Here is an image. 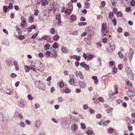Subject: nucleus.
Here are the masks:
<instances>
[{
  "label": "nucleus",
  "mask_w": 135,
  "mask_h": 135,
  "mask_svg": "<svg viewBox=\"0 0 135 135\" xmlns=\"http://www.w3.org/2000/svg\"><path fill=\"white\" fill-rule=\"evenodd\" d=\"M126 70L128 77L130 79H133L134 74L132 71L131 70V68H130L127 67L126 68Z\"/></svg>",
  "instance_id": "1"
},
{
  "label": "nucleus",
  "mask_w": 135,
  "mask_h": 135,
  "mask_svg": "<svg viewBox=\"0 0 135 135\" xmlns=\"http://www.w3.org/2000/svg\"><path fill=\"white\" fill-rule=\"evenodd\" d=\"M61 122L62 123V124L63 125L67 124H70V121L69 120V118H62L61 120Z\"/></svg>",
  "instance_id": "2"
},
{
  "label": "nucleus",
  "mask_w": 135,
  "mask_h": 135,
  "mask_svg": "<svg viewBox=\"0 0 135 135\" xmlns=\"http://www.w3.org/2000/svg\"><path fill=\"white\" fill-rule=\"evenodd\" d=\"M40 62H39V64H40V66L39 67V68L37 69V70L38 71H42L44 70L45 69V67H44V65L41 62L40 63Z\"/></svg>",
  "instance_id": "3"
},
{
  "label": "nucleus",
  "mask_w": 135,
  "mask_h": 135,
  "mask_svg": "<svg viewBox=\"0 0 135 135\" xmlns=\"http://www.w3.org/2000/svg\"><path fill=\"white\" fill-rule=\"evenodd\" d=\"M41 123V121L40 120H36L34 123V124L36 128H38L40 126Z\"/></svg>",
  "instance_id": "4"
},
{
  "label": "nucleus",
  "mask_w": 135,
  "mask_h": 135,
  "mask_svg": "<svg viewBox=\"0 0 135 135\" xmlns=\"http://www.w3.org/2000/svg\"><path fill=\"white\" fill-rule=\"evenodd\" d=\"M25 103L24 101H20L18 102V104L21 107L23 108L26 106Z\"/></svg>",
  "instance_id": "5"
},
{
  "label": "nucleus",
  "mask_w": 135,
  "mask_h": 135,
  "mask_svg": "<svg viewBox=\"0 0 135 135\" xmlns=\"http://www.w3.org/2000/svg\"><path fill=\"white\" fill-rule=\"evenodd\" d=\"M61 50L62 52L66 53L68 52V50L66 47L62 46L61 48Z\"/></svg>",
  "instance_id": "6"
},
{
  "label": "nucleus",
  "mask_w": 135,
  "mask_h": 135,
  "mask_svg": "<svg viewBox=\"0 0 135 135\" xmlns=\"http://www.w3.org/2000/svg\"><path fill=\"white\" fill-rule=\"evenodd\" d=\"M37 64L36 62L35 63L34 65H31L30 66V68L32 70L37 72L36 70L34 68H37V66L36 64Z\"/></svg>",
  "instance_id": "7"
},
{
  "label": "nucleus",
  "mask_w": 135,
  "mask_h": 135,
  "mask_svg": "<svg viewBox=\"0 0 135 135\" xmlns=\"http://www.w3.org/2000/svg\"><path fill=\"white\" fill-rule=\"evenodd\" d=\"M102 60L100 58H98L97 60V67H99L102 65Z\"/></svg>",
  "instance_id": "8"
},
{
  "label": "nucleus",
  "mask_w": 135,
  "mask_h": 135,
  "mask_svg": "<svg viewBox=\"0 0 135 135\" xmlns=\"http://www.w3.org/2000/svg\"><path fill=\"white\" fill-rule=\"evenodd\" d=\"M79 86L81 88H85L86 85L83 82L79 81Z\"/></svg>",
  "instance_id": "9"
},
{
  "label": "nucleus",
  "mask_w": 135,
  "mask_h": 135,
  "mask_svg": "<svg viewBox=\"0 0 135 135\" xmlns=\"http://www.w3.org/2000/svg\"><path fill=\"white\" fill-rule=\"evenodd\" d=\"M14 64L15 67V70L17 71H18L19 70V67L18 65L17 62L16 61H15L14 62Z\"/></svg>",
  "instance_id": "10"
},
{
  "label": "nucleus",
  "mask_w": 135,
  "mask_h": 135,
  "mask_svg": "<svg viewBox=\"0 0 135 135\" xmlns=\"http://www.w3.org/2000/svg\"><path fill=\"white\" fill-rule=\"evenodd\" d=\"M106 28V25L104 23H103L102 27V29L103 33H104V32L105 30V29Z\"/></svg>",
  "instance_id": "11"
},
{
  "label": "nucleus",
  "mask_w": 135,
  "mask_h": 135,
  "mask_svg": "<svg viewBox=\"0 0 135 135\" xmlns=\"http://www.w3.org/2000/svg\"><path fill=\"white\" fill-rule=\"evenodd\" d=\"M50 47V45L48 44H47L45 45L44 48L46 50H48L49 49Z\"/></svg>",
  "instance_id": "12"
},
{
  "label": "nucleus",
  "mask_w": 135,
  "mask_h": 135,
  "mask_svg": "<svg viewBox=\"0 0 135 135\" xmlns=\"http://www.w3.org/2000/svg\"><path fill=\"white\" fill-rule=\"evenodd\" d=\"M84 5L85 6V8H90V4L87 1H86L84 2Z\"/></svg>",
  "instance_id": "13"
},
{
  "label": "nucleus",
  "mask_w": 135,
  "mask_h": 135,
  "mask_svg": "<svg viewBox=\"0 0 135 135\" xmlns=\"http://www.w3.org/2000/svg\"><path fill=\"white\" fill-rule=\"evenodd\" d=\"M29 21L30 23H32L34 21V16L33 15H31L29 18Z\"/></svg>",
  "instance_id": "14"
},
{
  "label": "nucleus",
  "mask_w": 135,
  "mask_h": 135,
  "mask_svg": "<svg viewBox=\"0 0 135 135\" xmlns=\"http://www.w3.org/2000/svg\"><path fill=\"white\" fill-rule=\"evenodd\" d=\"M52 55L54 57H56L57 56V54L56 51L55 50H53L52 51Z\"/></svg>",
  "instance_id": "15"
},
{
  "label": "nucleus",
  "mask_w": 135,
  "mask_h": 135,
  "mask_svg": "<svg viewBox=\"0 0 135 135\" xmlns=\"http://www.w3.org/2000/svg\"><path fill=\"white\" fill-rule=\"evenodd\" d=\"M21 20L22 23L25 24H26V19L25 18L22 17L21 18Z\"/></svg>",
  "instance_id": "16"
},
{
  "label": "nucleus",
  "mask_w": 135,
  "mask_h": 135,
  "mask_svg": "<svg viewBox=\"0 0 135 135\" xmlns=\"http://www.w3.org/2000/svg\"><path fill=\"white\" fill-rule=\"evenodd\" d=\"M70 18L72 21H74L76 19V16L74 15H71L70 16Z\"/></svg>",
  "instance_id": "17"
},
{
  "label": "nucleus",
  "mask_w": 135,
  "mask_h": 135,
  "mask_svg": "<svg viewBox=\"0 0 135 135\" xmlns=\"http://www.w3.org/2000/svg\"><path fill=\"white\" fill-rule=\"evenodd\" d=\"M71 128L74 131H75L77 129L78 127L76 125H73L72 126Z\"/></svg>",
  "instance_id": "18"
},
{
  "label": "nucleus",
  "mask_w": 135,
  "mask_h": 135,
  "mask_svg": "<svg viewBox=\"0 0 135 135\" xmlns=\"http://www.w3.org/2000/svg\"><path fill=\"white\" fill-rule=\"evenodd\" d=\"M69 83L71 85H73L75 83V81L74 79H70L69 81Z\"/></svg>",
  "instance_id": "19"
},
{
  "label": "nucleus",
  "mask_w": 135,
  "mask_h": 135,
  "mask_svg": "<svg viewBox=\"0 0 135 135\" xmlns=\"http://www.w3.org/2000/svg\"><path fill=\"white\" fill-rule=\"evenodd\" d=\"M118 54L119 56V57L120 58H122L124 57V55L123 54L121 53L120 51H119Z\"/></svg>",
  "instance_id": "20"
},
{
  "label": "nucleus",
  "mask_w": 135,
  "mask_h": 135,
  "mask_svg": "<svg viewBox=\"0 0 135 135\" xmlns=\"http://www.w3.org/2000/svg\"><path fill=\"white\" fill-rule=\"evenodd\" d=\"M110 122V121L109 120H108L105 121L103 123V126H107L108 123Z\"/></svg>",
  "instance_id": "21"
},
{
  "label": "nucleus",
  "mask_w": 135,
  "mask_h": 135,
  "mask_svg": "<svg viewBox=\"0 0 135 135\" xmlns=\"http://www.w3.org/2000/svg\"><path fill=\"white\" fill-rule=\"evenodd\" d=\"M72 10L70 9H68L66 11H65L64 13H67L69 15H70L71 12Z\"/></svg>",
  "instance_id": "22"
},
{
  "label": "nucleus",
  "mask_w": 135,
  "mask_h": 135,
  "mask_svg": "<svg viewBox=\"0 0 135 135\" xmlns=\"http://www.w3.org/2000/svg\"><path fill=\"white\" fill-rule=\"evenodd\" d=\"M128 130L130 131H132L133 129L132 127L129 124H128Z\"/></svg>",
  "instance_id": "23"
},
{
  "label": "nucleus",
  "mask_w": 135,
  "mask_h": 135,
  "mask_svg": "<svg viewBox=\"0 0 135 135\" xmlns=\"http://www.w3.org/2000/svg\"><path fill=\"white\" fill-rule=\"evenodd\" d=\"M117 68L113 67L112 71V73L113 74H116L117 72Z\"/></svg>",
  "instance_id": "24"
},
{
  "label": "nucleus",
  "mask_w": 135,
  "mask_h": 135,
  "mask_svg": "<svg viewBox=\"0 0 135 135\" xmlns=\"http://www.w3.org/2000/svg\"><path fill=\"white\" fill-rule=\"evenodd\" d=\"M56 18L58 20H61V17L60 13H58L56 14Z\"/></svg>",
  "instance_id": "25"
},
{
  "label": "nucleus",
  "mask_w": 135,
  "mask_h": 135,
  "mask_svg": "<svg viewBox=\"0 0 135 135\" xmlns=\"http://www.w3.org/2000/svg\"><path fill=\"white\" fill-rule=\"evenodd\" d=\"M86 25V23L85 22H80L78 23V25L79 26H85Z\"/></svg>",
  "instance_id": "26"
},
{
  "label": "nucleus",
  "mask_w": 135,
  "mask_h": 135,
  "mask_svg": "<svg viewBox=\"0 0 135 135\" xmlns=\"http://www.w3.org/2000/svg\"><path fill=\"white\" fill-rule=\"evenodd\" d=\"M112 22L114 26H115L117 24V21L116 19L115 18H114L112 20Z\"/></svg>",
  "instance_id": "27"
},
{
  "label": "nucleus",
  "mask_w": 135,
  "mask_h": 135,
  "mask_svg": "<svg viewBox=\"0 0 135 135\" xmlns=\"http://www.w3.org/2000/svg\"><path fill=\"white\" fill-rule=\"evenodd\" d=\"M50 32L51 34H54L55 33V29L54 28H52L50 30Z\"/></svg>",
  "instance_id": "28"
},
{
  "label": "nucleus",
  "mask_w": 135,
  "mask_h": 135,
  "mask_svg": "<svg viewBox=\"0 0 135 135\" xmlns=\"http://www.w3.org/2000/svg\"><path fill=\"white\" fill-rule=\"evenodd\" d=\"M130 121L129 120V118L128 117H127L126 118V123L128 124H130Z\"/></svg>",
  "instance_id": "29"
},
{
  "label": "nucleus",
  "mask_w": 135,
  "mask_h": 135,
  "mask_svg": "<svg viewBox=\"0 0 135 135\" xmlns=\"http://www.w3.org/2000/svg\"><path fill=\"white\" fill-rule=\"evenodd\" d=\"M123 14L121 12H118L117 13V16L118 17H122V16Z\"/></svg>",
  "instance_id": "30"
},
{
  "label": "nucleus",
  "mask_w": 135,
  "mask_h": 135,
  "mask_svg": "<svg viewBox=\"0 0 135 135\" xmlns=\"http://www.w3.org/2000/svg\"><path fill=\"white\" fill-rule=\"evenodd\" d=\"M20 125L22 127H24L25 126V124L24 122H21L20 123Z\"/></svg>",
  "instance_id": "31"
},
{
  "label": "nucleus",
  "mask_w": 135,
  "mask_h": 135,
  "mask_svg": "<svg viewBox=\"0 0 135 135\" xmlns=\"http://www.w3.org/2000/svg\"><path fill=\"white\" fill-rule=\"evenodd\" d=\"M130 4L132 6H135V1L134 0H132L130 2Z\"/></svg>",
  "instance_id": "32"
},
{
  "label": "nucleus",
  "mask_w": 135,
  "mask_h": 135,
  "mask_svg": "<svg viewBox=\"0 0 135 135\" xmlns=\"http://www.w3.org/2000/svg\"><path fill=\"white\" fill-rule=\"evenodd\" d=\"M59 38V36L57 35H55L53 37V39L55 40H57Z\"/></svg>",
  "instance_id": "33"
},
{
  "label": "nucleus",
  "mask_w": 135,
  "mask_h": 135,
  "mask_svg": "<svg viewBox=\"0 0 135 135\" xmlns=\"http://www.w3.org/2000/svg\"><path fill=\"white\" fill-rule=\"evenodd\" d=\"M25 68L26 72H28L30 70V68L27 66H26L25 67Z\"/></svg>",
  "instance_id": "34"
},
{
  "label": "nucleus",
  "mask_w": 135,
  "mask_h": 135,
  "mask_svg": "<svg viewBox=\"0 0 135 135\" xmlns=\"http://www.w3.org/2000/svg\"><path fill=\"white\" fill-rule=\"evenodd\" d=\"M89 108L87 104H85L84 105H83V109L84 110H87Z\"/></svg>",
  "instance_id": "35"
},
{
  "label": "nucleus",
  "mask_w": 135,
  "mask_h": 135,
  "mask_svg": "<svg viewBox=\"0 0 135 135\" xmlns=\"http://www.w3.org/2000/svg\"><path fill=\"white\" fill-rule=\"evenodd\" d=\"M51 52L49 51H47L45 53V54L47 55V57H49L50 56Z\"/></svg>",
  "instance_id": "36"
},
{
  "label": "nucleus",
  "mask_w": 135,
  "mask_h": 135,
  "mask_svg": "<svg viewBox=\"0 0 135 135\" xmlns=\"http://www.w3.org/2000/svg\"><path fill=\"white\" fill-rule=\"evenodd\" d=\"M109 16L110 19L112 18L113 17V14L112 12H110L109 15Z\"/></svg>",
  "instance_id": "37"
},
{
  "label": "nucleus",
  "mask_w": 135,
  "mask_h": 135,
  "mask_svg": "<svg viewBox=\"0 0 135 135\" xmlns=\"http://www.w3.org/2000/svg\"><path fill=\"white\" fill-rule=\"evenodd\" d=\"M8 10L7 7L6 6H4L3 7V10L4 12H7Z\"/></svg>",
  "instance_id": "38"
},
{
  "label": "nucleus",
  "mask_w": 135,
  "mask_h": 135,
  "mask_svg": "<svg viewBox=\"0 0 135 135\" xmlns=\"http://www.w3.org/2000/svg\"><path fill=\"white\" fill-rule=\"evenodd\" d=\"M6 93L8 94H9L10 95H12V93L11 92L9 89H7L6 91Z\"/></svg>",
  "instance_id": "39"
},
{
  "label": "nucleus",
  "mask_w": 135,
  "mask_h": 135,
  "mask_svg": "<svg viewBox=\"0 0 135 135\" xmlns=\"http://www.w3.org/2000/svg\"><path fill=\"white\" fill-rule=\"evenodd\" d=\"M70 90L69 88H67L64 91L66 93H68L70 92Z\"/></svg>",
  "instance_id": "40"
},
{
  "label": "nucleus",
  "mask_w": 135,
  "mask_h": 135,
  "mask_svg": "<svg viewBox=\"0 0 135 135\" xmlns=\"http://www.w3.org/2000/svg\"><path fill=\"white\" fill-rule=\"evenodd\" d=\"M108 41L107 39L106 38H103L102 39V41L104 43H106Z\"/></svg>",
  "instance_id": "41"
},
{
  "label": "nucleus",
  "mask_w": 135,
  "mask_h": 135,
  "mask_svg": "<svg viewBox=\"0 0 135 135\" xmlns=\"http://www.w3.org/2000/svg\"><path fill=\"white\" fill-rule=\"evenodd\" d=\"M58 46L56 43L55 42L53 45V47L54 49H56L57 48Z\"/></svg>",
  "instance_id": "42"
},
{
  "label": "nucleus",
  "mask_w": 135,
  "mask_h": 135,
  "mask_svg": "<svg viewBox=\"0 0 135 135\" xmlns=\"http://www.w3.org/2000/svg\"><path fill=\"white\" fill-rule=\"evenodd\" d=\"M111 3L112 4V6H114V7H116V3H115L114 0H112L111 1Z\"/></svg>",
  "instance_id": "43"
},
{
  "label": "nucleus",
  "mask_w": 135,
  "mask_h": 135,
  "mask_svg": "<svg viewBox=\"0 0 135 135\" xmlns=\"http://www.w3.org/2000/svg\"><path fill=\"white\" fill-rule=\"evenodd\" d=\"M112 110V109H111L110 108H108L106 110L107 113H109L111 112Z\"/></svg>",
  "instance_id": "44"
},
{
  "label": "nucleus",
  "mask_w": 135,
  "mask_h": 135,
  "mask_svg": "<svg viewBox=\"0 0 135 135\" xmlns=\"http://www.w3.org/2000/svg\"><path fill=\"white\" fill-rule=\"evenodd\" d=\"M86 64H85V62H81L80 64V66H81L83 67L84 68V67L85 66Z\"/></svg>",
  "instance_id": "45"
},
{
  "label": "nucleus",
  "mask_w": 135,
  "mask_h": 135,
  "mask_svg": "<svg viewBox=\"0 0 135 135\" xmlns=\"http://www.w3.org/2000/svg\"><path fill=\"white\" fill-rule=\"evenodd\" d=\"M105 5V2L104 1H102L101 2V5L102 8L104 7Z\"/></svg>",
  "instance_id": "46"
},
{
  "label": "nucleus",
  "mask_w": 135,
  "mask_h": 135,
  "mask_svg": "<svg viewBox=\"0 0 135 135\" xmlns=\"http://www.w3.org/2000/svg\"><path fill=\"white\" fill-rule=\"evenodd\" d=\"M122 28L121 27H119L117 30V31L119 33H121L122 31Z\"/></svg>",
  "instance_id": "47"
},
{
  "label": "nucleus",
  "mask_w": 135,
  "mask_h": 135,
  "mask_svg": "<svg viewBox=\"0 0 135 135\" xmlns=\"http://www.w3.org/2000/svg\"><path fill=\"white\" fill-rule=\"evenodd\" d=\"M123 65L122 64H119L118 65V68L119 70H121L123 68Z\"/></svg>",
  "instance_id": "48"
},
{
  "label": "nucleus",
  "mask_w": 135,
  "mask_h": 135,
  "mask_svg": "<svg viewBox=\"0 0 135 135\" xmlns=\"http://www.w3.org/2000/svg\"><path fill=\"white\" fill-rule=\"evenodd\" d=\"M81 127L83 129H84L85 128L86 126L84 123H81Z\"/></svg>",
  "instance_id": "49"
},
{
  "label": "nucleus",
  "mask_w": 135,
  "mask_h": 135,
  "mask_svg": "<svg viewBox=\"0 0 135 135\" xmlns=\"http://www.w3.org/2000/svg\"><path fill=\"white\" fill-rule=\"evenodd\" d=\"M85 30L87 32H89L91 31V28L90 27H88L86 28Z\"/></svg>",
  "instance_id": "50"
},
{
  "label": "nucleus",
  "mask_w": 135,
  "mask_h": 135,
  "mask_svg": "<svg viewBox=\"0 0 135 135\" xmlns=\"http://www.w3.org/2000/svg\"><path fill=\"white\" fill-rule=\"evenodd\" d=\"M58 100L59 102H61L63 101V98L61 97L58 98Z\"/></svg>",
  "instance_id": "51"
},
{
  "label": "nucleus",
  "mask_w": 135,
  "mask_h": 135,
  "mask_svg": "<svg viewBox=\"0 0 135 135\" xmlns=\"http://www.w3.org/2000/svg\"><path fill=\"white\" fill-rule=\"evenodd\" d=\"M24 36L23 35H20L18 37V38L21 40H22L25 38Z\"/></svg>",
  "instance_id": "52"
},
{
  "label": "nucleus",
  "mask_w": 135,
  "mask_h": 135,
  "mask_svg": "<svg viewBox=\"0 0 135 135\" xmlns=\"http://www.w3.org/2000/svg\"><path fill=\"white\" fill-rule=\"evenodd\" d=\"M29 27L31 30L35 29H36V26L33 25H31Z\"/></svg>",
  "instance_id": "53"
},
{
  "label": "nucleus",
  "mask_w": 135,
  "mask_h": 135,
  "mask_svg": "<svg viewBox=\"0 0 135 135\" xmlns=\"http://www.w3.org/2000/svg\"><path fill=\"white\" fill-rule=\"evenodd\" d=\"M25 123L27 125H30L31 122L28 120H26L25 121Z\"/></svg>",
  "instance_id": "54"
},
{
  "label": "nucleus",
  "mask_w": 135,
  "mask_h": 135,
  "mask_svg": "<svg viewBox=\"0 0 135 135\" xmlns=\"http://www.w3.org/2000/svg\"><path fill=\"white\" fill-rule=\"evenodd\" d=\"M86 70H89V65H88L86 64L84 67Z\"/></svg>",
  "instance_id": "55"
},
{
  "label": "nucleus",
  "mask_w": 135,
  "mask_h": 135,
  "mask_svg": "<svg viewBox=\"0 0 135 135\" xmlns=\"http://www.w3.org/2000/svg\"><path fill=\"white\" fill-rule=\"evenodd\" d=\"M92 132L91 131L88 130L87 131L86 133L88 135H91L92 133Z\"/></svg>",
  "instance_id": "56"
},
{
  "label": "nucleus",
  "mask_w": 135,
  "mask_h": 135,
  "mask_svg": "<svg viewBox=\"0 0 135 135\" xmlns=\"http://www.w3.org/2000/svg\"><path fill=\"white\" fill-rule=\"evenodd\" d=\"M8 8L9 9H12L13 8V6L12 3L9 4L8 6Z\"/></svg>",
  "instance_id": "57"
},
{
  "label": "nucleus",
  "mask_w": 135,
  "mask_h": 135,
  "mask_svg": "<svg viewBox=\"0 0 135 135\" xmlns=\"http://www.w3.org/2000/svg\"><path fill=\"white\" fill-rule=\"evenodd\" d=\"M113 131V129L112 128H110L108 129V132L109 133H112Z\"/></svg>",
  "instance_id": "58"
},
{
  "label": "nucleus",
  "mask_w": 135,
  "mask_h": 135,
  "mask_svg": "<svg viewBox=\"0 0 135 135\" xmlns=\"http://www.w3.org/2000/svg\"><path fill=\"white\" fill-rule=\"evenodd\" d=\"M37 35H38V34L37 33H35V34L34 35H33L31 36V38L33 39L34 38H35L36 37V36H37Z\"/></svg>",
  "instance_id": "59"
},
{
  "label": "nucleus",
  "mask_w": 135,
  "mask_h": 135,
  "mask_svg": "<svg viewBox=\"0 0 135 135\" xmlns=\"http://www.w3.org/2000/svg\"><path fill=\"white\" fill-rule=\"evenodd\" d=\"M64 86V84L62 82H61L59 84V86L60 88H62Z\"/></svg>",
  "instance_id": "60"
},
{
  "label": "nucleus",
  "mask_w": 135,
  "mask_h": 135,
  "mask_svg": "<svg viewBox=\"0 0 135 135\" xmlns=\"http://www.w3.org/2000/svg\"><path fill=\"white\" fill-rule=\"evenodd\" d=\"M35 108L36 109L38 108H39L40 107V105L37 103H36L35 104Z\"/></svg>",
  "instance_id": "61"
},
{
  "label": "nucleus",
  "mask_w": 135,
  "mask_h": 135,
  "mask_svg": "<svg viewBox=\"0 0 135 135\" xmlns=\"http://www.w3.org/2000/svg\"><path fill=\"white\" fill-rule=\"evenodd\" d=\"M83 56L85 59H86L88 57L87 55L85 53H83Z\"/></svg>",
  "instance_id": "62"
},
{
  "label": "nucleus",
  "mask_w": 135,
  "mask_h": 135,
  "mask_svg": "<svg viewBox=\"0 0 135 135\" xmlns=\"http://www.w3.org/2000/svg\"><path fill=\"white\" fill-rule=\"evenodd\" d=\"M34 15L36 16H37L38 13V11L37 9H35L34 11Z\"/></svg>",
  "instance_id": "63"
},
{
  "label": "nucleus",
  "mask_w": 135,
  "mask_h": 135,
  "mask_svg": "<svg viewBox=\"0 0 135 135\" xmlns=\"http://www.w3.org/2000/svg\"><path fill=\"white\" fill-rule=\"evenodd\" d=\"M85 20V18L83 16L81 17L80 19L81 21H84Z\"/></svg>",
  "instance_id": "64"
}]
</instances>
